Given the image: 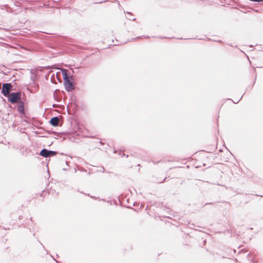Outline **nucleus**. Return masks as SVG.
I'll use <instances>...</instances> for the list:
<instances>
[{
  "instance_id": "nucleus-24",
  "label": "nucleus",
  "mask_w": 263,
  "mask_h": 263,
  "mask_svg": "<svg viewBox=\"0 0 263 263\" xmlns=\"http://www.w3.org/2000/svg\"><path fill=\"white\" fill-rule=\"evenodd\" d=\"M53 259L54 260V261H56V259H55L54 258H53Z\"/></svg>"
},
{
  "instance_id": "nucleus-17",
  "label": "nucleus",
  "mask_w": 263,
  "mask_h": 263,
  "mask_svg": "<svg viewBox=\"0 0 263 263\" xmlns=\"http://www.w3.org/2000/svg\"><path fill=\"white\" fill-rule=\"evenodd\" d=\"M249 256H250V253H248L247 255V257H249Z\"/></svg>"
},
{
  "instance_id": "nucleus-20",
  "label": "nucleus",
  "mask_w": 263,
  "mask_h": 263,
  "mask_svg": "<svg viewBox=\"0 0 263 263\" xmlns=\"http://www.w3.org/2000/svg\"><path fill=\"white\" fill-rule=\"evenodd\" d=\"M141 37V36H138V37H137L136 39H140Z\"/></svg>"
},
{
  "instance_id": "nucleus-2",
  "label": "nucleus",
  "mask_w": 263,
  "mask_h": 263,
  "mask_svg": "<svg viewBox=\"0 0 263 263\" xmlns=\"http://www.w3.org/2000/svg\"><path fill=\"white\" fill-rule=\"evenodd\" d=\"M21 92H12L7 97L8 101L11 104H14L18 101H21Z\"/></svg>"
},
{
  "instance_id": "nucleus-25",
  "label": "nucleus",
  "mask_w": 263,
  "mask_h": 263,
  "mask_svg": "<svg viewBox=\"0 0 263 263\" xmlns=\"http://www.w3.org/2000/svg\"><path fill=\"white\" fill-rule=\"evenodd\" d=\"M53 259L54 260V261H56V259H55L54 258H53Z\"/></svg>"
},
{
  "instance_id": "nucleus-7",
  "label": "nucleus",
  "mask_w": 263,
  "mask_h": 263,
  "mask_svg": "<svg viewBox=\"0 0 263 263\" xmlns=\"http://www.w3.org/2000/svg\"><path fill=\"white\" fill-rule=\"evenodd\" d=\"M127 13L128 15H130V16L128 17V19L129 20H130V21H135V20H136V18H134V17H133V15H132V14L130 12H127Z\"/></svg>"
},
{
  "instance_id": "nucleus-4",
  "label": "nucleus",
  "mask_w": 263,
  "mask_h": 263,
  "mask_svg": "<svg viewBox=\"0 0 263 263\" xmlns=\"http://www.w3.org/2000/svg\"><path fill=\"white\" fill-rule=\"evenodd\" d=\"M57 153H58L57 151H51L46 148H43L40 151L39 155L43 157L47 158L51 156H54L56 155Z\"/></svg>"
},
{
  "instance_id": "nucleus-3",
  "label": "nucleus",
  "mask_w": 263,
  "mask_h": 263,
  "mask_svg": "<svg viewBox=\"0 0 263 263\" xmlns=\"http://www.w3.org/2000/svg\"><path fill=\"white\" fill-rule=\"evenodd\" d=\"M13 90V86L10 83H4L3 84V87L1 93L4 96L7 97Z\"/></svg>"
},
{
  "instance_id": "nucleus-14",
  "label": "nucleus",
  "mask_w": 263,
  "mask_h": 263,
  "mask_svg": "<svg viewBox=\"0 0 263 263\" xmlns=\"http://www.w3.org/2000/svg\"><path fill=\"white\" fill-rule=\"evenodd\" d=\"M102 3V2H96L97 4H100V3Z\"/></svg>"
},
{
  "instance_id": "nucleus-22",
  "label": "nucleus",
  "mask_w": 263,
  "mask_h": 263,
  "mask_svg": "<svg viewBox=\"0 0 263 263\" xmlns=\"http://www.w3.org/2000/svg\"><path fill=\"white\" fill-rule=\"evenodd\" d=\"M63 170L64 171H66V170H66V168H63Z\"/></svg>"
},
{
  "instance_id": "nucleus-21",
  "label": "nucleus",
  "mask_w": 263,
  "mask_h": 263,
  "mask_svg": "<svg viewBox=\"0 0 263 263\" xmlns=\"http://www.w3.org/2000/svg\"><path fill=\"white\" fill-rule=\"evenodd\" d=\"M218 42H220V43H221V42H222V41H220V40L218 41Z\"/></svg>"
},
{
  "instance_id": "nucleus-10",
  "label": "nucleus",
  "mask_w": 263,
  "mask_h": 263,
  "mask_svg": "<svg viewBox=\"0 0 263 263\" xmlns=\"http://www.w3.org/2000/svg\"><path fill=\"white\" fill-rule=\"evenodd\" d=\"M105 170L104 167H101L100 168V169H99L98 171H99V172H104Z\"/></svg>"
},
{
  "instance_id": "nucleus-26",
  "label": "nucleus",
  "mask_w": 263,
  "mask_h": 263,
  "mask_svg": "<svg viewBox=\"0 0 263 263\" xmlns=\"http://www.w3.org/2000/svg\"><path fill=\"white\" fill-rule=\"evenodd\" d=\"M76 171H77V170H76V169L75 168V169H74V172H76Z\"/></svg>"
},
{
  "instance_id": "nucleus-6",
  "label": "nucleus",
  "mask_w": 263,
  "mask_h": 263,
  "mask_svg": "<svg viewBox=\"0 0 263 263\" xmlns=\"http://www.w3.org/2000/svg\"><path fill=\"white\" fill-rule=\"evenodd\" d=\"M17 110L21 114H24V106H17Z\"/></svg>"
},
{
  "instance_id": "nucleus-19",
  "label": "nucleus",
  "mask_w": 263,
  "mask_h": 263,
  "mask_svg": "<svg viewBox=\"0 0 263 263\" xmlns=\"http://www.w3.org/2000/svg\"><path fill=\"white\" fill-rule=\"evenodd\" d=\"M233 251L234 252V253H235V252H236V250H235V249H234V250H233Z\"/></svg>"
},
{
  "instance_id": "nucleus-8",
  "label": "nucleus",
  "mask_w": 263,
  "mask_h": 263,
  "mask_svg": "<svg viewBox=\"0 0 263 263\" xmlns=\"http://www.w3.org/2000/svg\"><path fill=\"white\" fill-rule=\"evenodd\" d=\"M16 103H18V105L19 106H24V102L22 100V99H21V101H18V102H17Z\"/></svg>"
},
{
  "instance_id": "nucleus-15",
  "label": "nucleus",
  "mask_w": 263,
  "mask_h": 263,
  "mask_svg": "<svg viewBox=\"0 0 263 263\" xmlns=\"http://www.w3.org/2000/svg\"><path fill=\"white\" fill-rule=\"evenodd\" d=\"M22 217H23V216H19V218H20V219H22Z\"/></svg>"
},
{
  "instance_id": "nucleus-11",
  "label": "nucleus",
  "mask_w": 263,
  "mask_h": 263,
  "mask_svg": "<svg viewBox=\"0 0 263 263\" xmlns=\"http://www.w3.org/2000/svg\"><path fill=\"white\" fill-rule=\"evenodd\" d=\"M242 97H243V95H242V96H241V97H240V98L239 99V100H238L236 102H234V101H233V102H234V103H238V102H239V101L242 99Z\"/></svg>"
},
{
  "instance_id": "nucleus-12",
  "label": "nucleus",
  "mask_w": 263,
  "mask_h": 263,
  "mask_svg": "<svg viewBox=\"0 0 263 263\" xmlns=\"http://www.w3.org/2000/svg\"><path fill=\"white\" fill-rule=\"evenodd\" d=\"M91 198H93V199H97V198L95 197V196H90Z\"/></svg>"
},
{
  "instance_id": "nucleus-1",
  "label": "nucleus",
  "mask_w": 263,
  "mask_h": 263,
  "mask_svg": "<svg viewBox=\"0 0 263 263\" xmlns=\"http://www.w3.org/2000/svg\"><path fill=\"white\" fill-rule=\"evenodd\" d=\"M67 72V69H62L61 70L65 89L67 91L69 92L73 90L75 88V86L74 83L72 82L73 80L72 77L68 76Z\"/></svg>"
},
{
  "instance_id": "nucleus-5",
  "label": "nucleus",
  "mask_w": 263,
  "mask_h": 263,
  "mask_svg": "<svg viewBox=\"0 0 263 263\" xmlns=\"http://www.w3.org/2000/svg\"><path fill=\"white\" fill-rule=\"evenodd\" d=\"M59 122V118L58 117L55 116L51 118L49 121L50 124L53 126H58Z\"/></svg>"
},
{
  "instance_id": "nucleus-27",
  "label": "nucleus",
  "mask_w": 263,
  "mask_h": 263,
  "mask_svg": "<svg viewBox=\"0 0 263 263\" xmlns=\"http://www.w3.org/2000/svg\"><path fill=\"white\" fill-rule=\"evenodd\" d=\"M87 195L90 196L89 194H87Z\"/></svg>"
},
{
  "instance_id": "nucleus-16",
  "label": "nucleus",
  "mask_w": 263,
  "mask_h": 263,
  "mask_svg": "<svg viewBox=\"0 0 263 263\" xmlns=\"http://www.w3.org/2000/svg\"><path fill=\"white\" fill-rule=\"evenodd\" d=\"M40 243L41 245H42V246H43V247L44 248V246L43 245V244H42L41 242H40Z\"/></svg>"
},
{
  "instance_id": "nucleus-18",
  "label": "nucleus",
  "mask_w": 263,
  "mask_h": 263,
  "mask_svg": "<svg viewBox=\"0 0 263 263\" xmlns=\"http://www.w3.org/2000/svg\"><path fill=\"white\" fill-rule=\"evenodd\" d=\"M165 179H166V178H165L164 179V180H163V181H162L161 182H164V180H165Z\"/></svg>"
},
{
  "instance_id": "nucleus-9",
  "label": "nucleus",
  "mask_w": 263,
  "mask_h": 263,
  "mask_svg": "<svg viewBox=\"0 0 263 263\" xmlns=\"http://www.w3.org/2000/svg\"><path fill=\"white\" fill-rule=\"evenodd\" d=\"M246 253L247 252V251L243 250V249H241V250H240L238 252V254H240L241 253Z\"/></svg>"
},
{
  "instance_id": "nucleus-23",
  "label": "nucleus",
  "mask_w": 263,
  "mask_h": 263,
  "mask_svg": "<svg viewBox=\"0 0 263 263\" xmlns=\"http://www.w3.org/2000/svg\"><path fill=\"white\" fill-rule=\"evenodd\" d=\"M53 259L54 260V261H56V259H55L54 258H53Z\"/></svg>"
},
{
  "instance_id": "nucleus-13",
  "label": "nucleus",
  "mask_w": 263,
  "mask_h": 263,
  "mask_svg": "<svg viewBox=\"0 0 263 263\" xmlns=\"http://www.w3.org/2000/svg\"><path fill=\"white\" fill-rule=\"evenodd\" d=\"M65 163H66V165H68V162L67 161H66L65 162Z\"/></svg>"
}]
</instances>
